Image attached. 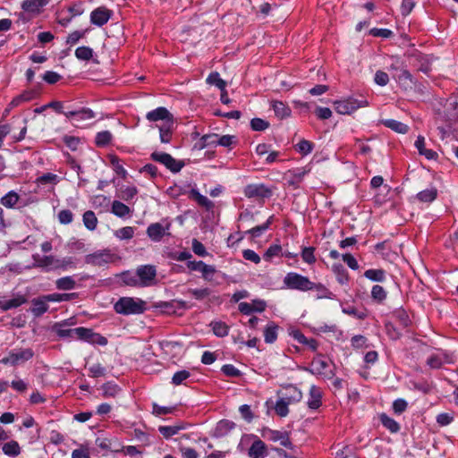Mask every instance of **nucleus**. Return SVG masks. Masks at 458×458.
<instances>
[{"mask_svg": "<svg viewBox=\"0 0 458 458\" xmlns=\"http://www.w3.org/2000/svg\"><path fill=\"white\" fill-rule=\"evenodd\" d=\"M146 303L140 299L122 297L114 305L116 313L122 315L141 314L146 310Z\"/></svg>", "mask_w": 458, "mask_h": 458, "instance_id": "nucleus-1", "label": "nucleus"}, {"mask_svg": "<svg viewBox=\"0 0 458 458\" xmlns=\"http://www.w3.org/2000/svg\"><path fill=\"white\" fill-rule=\"evenodd\" d=\"M332 362L323 355L318 354L313 358L309 371L326 379H331L335 376V370L331 368Z\"/></svg>", "mask_w": 458, "mask_h": 458, "instance_id": "nucleus-2", "label": "nucleus"}, {"mask_svg": "<svg viewBox=\"0 0 458 458\" xmlns=\"http://www.w3.org/2000/svg\"><path fill=\"white\" fill-rule=\"evenodd\" d=\"M284 287L291 290L307 292L313 289V282L296 272H289L284 278Z\"/></svg>", "mask_w": 458, "mask_h": 458, "instance_id": "nucleus-3", "label": "nucleus"}, {"mask_svg": "<svg viewBox=\"0 0 458 458\" xmlns=\"http://www.w3.org/2000/svg\"><path fill=\"white\" fill-rule=\"evenodd\" d=\"M34 357V351L31 348H14L1 360V362L11 366H19Z\"/></svg>", "mask_w": 458, "mask_h": 458, "instance_id": "nucleus-4", "label": "nucleus"}, {"mask_svg": "<svg viewBox=\"0 0 458 458\" xmlns=\"http://www.w3.org/2000/svg\"><path fill=\"white\" fill-rule=\"evenodd\" d=\"M335 109L338 114H350L360 107L369 106V102L365 99H356L354 98H348L343 100L334 102Z\"/></svg>", "mask_w": 458, "mask_h": 458, "instance_id": "nucleus-5", "label": "nucleus"}, {"mask_svg": "<svg viewBox=\"0 0 458 458\" xmlns=\"http://www.w3.org/2000/svg\"><path fill=\"white\" fill-rule=\"evenodd\" d=\"M150 158L155 162L162 164L174 174L180 172L185 165L182 160H177L170 154L165 152L155 151L151 153Z\"/></svg>", "mask_w": 458, "mask_h": 458, "instance_id": "nucleus-6", "label": "nucleus"}, {"mask_svg": "<svg viewBox=\"0 0 458 458\" xmlns=\"http://www.w3.org/2000/svg\"><path fill=\"white\" fill-rule=\"evenodd\" d=\"M115 255L108 250H98L85 257V262L92 266L102 267L114 261Z\"/></svg>", "mask_w": 458, "mask_h": 458, "instance_id": "nucleus-7", "label": "nucleus"}, {"mask_svg": "<svg viewBox=\"0 0 458 458\" xmlns=\"http://www.w3.org/2000/svg\"><path fill=\"white\" fill-rule=\"evenodd\" d=\"M243 194L248 199H266L272 195V191L264 183H250L244 187Z\"/></svg>", "mask_w": 458, "mask_h": 458, "instance_id": "nucleus-8", "label": "nucleus"}, {"mask_svg": "<svg viewBox=\"0 0 458 458\" xmlns=\"http://www.w3.org/2000/svg\"><path fill=\"white\" fill-rule=\"evenodd\" d=\"M78 340H82L90 344H98L100 346H105L107 344V339L105 336L98 333H95L90 328H86L83 327H79Z\"/></svg>", "mask_w": 458, "mask_h": 458, "instance_id": "nucleus-9", "label": "nucleus"}, {"mask_svg": "<svg viewBox=\"0 0 458 458\" xmlns=\"http://www.w3.org/2000/svg\"><path fill=\"white\" fill-rule=\"evenodd\" d=\"M310 170L307 167H298L288 170L284 174V179L288 186H291L293 189H298L303 178L310 173Z\"/></svg>", "mask_w": 458, "mask_h": 458, "instance_id": "nucleus-10", "label": "nucleus"}, {"mask_svg": "<svg viewBox=\"0 0 458 458\" xmlns=\"http://www.w3.org/2000/svg\"><path fill=\"white\" fill-rule=\"evenodd\" d=\"M261 435L264 438L273 441V442H280L281 445L286 448H292V442L289 438L287 432L274 430L268 428H264L262 429Z\"/></svg>", "mask_w": 458, "mask_h": 458, "instance_id": "nucleus-11", "label": "nucleus"}, {"mask_svg": "<svg viewBox=\"0 0 458 458\" xmlns=\"http://www.w3.org/2000/svg\"><path fill=\"white\" fill-rule=\"evenodd\" d=\"M146 119L149 122H163L162 124L174 123V117L169 110L164 106H159L146 114Z\"/></svg>", "mask_w": 458, "mask_h": 458, "instance_id": "nucleus-12", "label": "nucleus"}, {"mask_svg": "<svg viewBox=\"0 0 458 458\" xmlns=\"http://www.w3.org/2000/svg\"><path fill=\"white\" fill-rule=\"evenodd\" d=\"M33 267H39L47 272L57 270L58 259L53 255L40 256L39 254H34Z\"/></svg>", "mask_w": 458, "mask_h": 458, "instance_id": "nucleus-13", "label": "nucleus"}, {"mask_svg": "<svg viewBox=\"0 0 458 458\" xmlns=\"http://www.w3.org/2000/svg\"><path fill=\"white\" fill-rule=\"evenodd\" d=\"M140 287L148 286L155 280L157 270L154 266L144 265L140 266L136 270Z\"/></svg>", "mask_w": 458, "mask_h": 458, "instance_id": "nucleus-14", "label": "nucleus"}, {"mask_svg": "<svg viewBox=\"0 0 458 458\" xmlns=\"http://www.w3.org/2000/svg\"><path fill=\"white\" fill-rule=\"evenodd\" d=\"M170 226L171 224L169 222L165 225L153 223L148 226L146 233L151 241L158 242L165 234H168L167 231L170 229Z\"/></svg>", "mask_w": 458, "mask_h": 458, "instance_id": "nucleus-15", "label": "nucleus"}, {"mask_svg": "<svg viewBox=\"0 0 458 458\" xmlns=\"http://www.w3.org/2000/svg\"><path fill=\"white\" fill-rule=\"evenodd\" d=\"M113 12L105 6H99L90 13V22L93 25L102 27L108 22Z\"/></svg>", "mask_w": 458, "mask_h": 458, "instance_id": "nucleus-16", "label": "nucleus"}, {"mask_svg": "<svg viewBox=\"0 0 458 458\" xmlns=\"http://www.w3.org/2000/svg\"><path fill=\"white\" fill-rule=\"evenodd\" d=\"M40 94L39 87L30 89L22 91L21 94L13 98L9 106L11 108L17 107L22 103H26L37 98Z\"/></svg>", "mask_w": 458, "mask_h": 458, "instance_id": "nucleus-17", "label": "nucleus"}, {"mask_svg": "<svg viewBox=\"0 0 458 458\" xmlns=\"http://www.w3.org/2000/svg\"><path fill=\"white\" fill-rule=\"evenodd\" d=\"M426 362L431 369H439L445 363H451L452 358L445 351L438 350L430 354Z\"/></svg>", "mask_w": 458, "mask_h": 458, "instance_id": "nucleus-18", "label": "nucleus"}, {"mask_svg": "<svg viewBox=\"0 0 458 458\" xmlns=\"http://www.w3.org/2000/svg\"><path fill=\"white\" fill-rule=\"evenodd\" d=\"M280 397L289 403H295L301 400L302 393L301 391L293 385H288L284 388L282 393H279Z\"/></svg>", "mask_w": 458, "mask_h": 458, "instance_id": "nucleus-19", "label": "nucleus"}, {"mask_svg": "<svg viewBox=\"0 0 458 458\" xmlns=\"http://www.w3.org/2000/svg\"><path fill=\"white\" fill-rule=\"evenodd\" d=\"M323 393L321 389L313 385L310 387L307 405L311 410H318L322 405Z\"/></svg>", "mask_w": 458, "mask_h": 458, "instance_id": "nucleus-20", "label": "nucleus"}, {"mask_svg": "<svg viewBox=\"0 0 458 458\" xmlns=\"http://www.w3.org/2000/svg\"><path fill=\"white\" fill-rule=\"evenodd\" d=\"M68 322L55 324L54 330L60 338L78 339L79 327L68 328Z\"/></svg>", "mask_w": 458, "mask_h": 458, "instance_id": "nucleus-21", "label": "nucleus"}, {"mask_svg": "<svg viewBox=\"0 0 458 458\" xmlns=\"http://www.w3.org/2000/svg\"><path fill=\"white\" fill-rule=\"evenodd\" d=\"M248 454L250 458H265L267 455L266 444L256 437L249 448Z\"/></svg>", "mask_w": 458, "mask_h": 458, "instance_id": "nucleus-22", "label": "nucleus"}, {"mask_svg": "<svg viewBox=\"0 0 458 458\" xmlns=\"http://www.w3.org/2000/svg\"><path fill=\"white\" fill-rule=\"evenodd\" d=\"M64 114L75 122L89 120L95 117V113L89 108H81L75 111H67Z\"/></svg>", "mask_w": 458, "mask_h": 458, "instance_id": "nucleus-23", "label": "nucleus"}, {"mask_svg": "<svg viewBox=\"0 0 458 458\" xmlns=\"http://www.w3.org/2000/svg\"><path fill=\"white\" fill-rule=\"evenodd\" d=\"M414 146L417 148L419 154L424 156L428 160H436L438 157V155L435 150L426 148L425 138L421 135L417 137Z\"/></svg>", "mask_w": 458, "mask_h": 458, "instance_id": "nucleus-24", "label": "nucleus"}, {"mask_svg": "<svg viewBox=\"0 0 458 458\" xmlns=\"http://www.w3.org/2000/svg\"><path fill=\"white\" fill-rule=\"evenodd\" d=\"M49 0H24L21 4L23 11L30 13H39Z\"/></svg>", "mask_w": 458, "mask_h": 458, "instance_id": "nucleus-25", "label": "nucleus"}, {"mask_svg": "<svg viewBox=\"0 0 458 458\" xmlns=\"http://www.w3.org/2000/svg\"><path fill=\"white\" fill-rule=\"evenodd\" d=\"M47 301L46 295L34 298L31 301V312L35 317H40L48 310Z\"/></svg>", "mask_w": 458, "mask_h": 458, "instance_id": "nucleus-26", "label": "nucleus"}, {"mask_svg": "<svg viewBox=\"0 0 458 458\" xmlns=\"http://www.w3.org/2000/svg\"><path fill=\"white\" fill-rule=\"evenodd\" d=\"M27 302V298L24 295L17 294L14 298L10 300L0 301V310L7 311L11 309H15Z\"/></svg>", "mask_w": 458, "mask_h": 458, "instance_id": "nucleus-27", "label": "nucleus"}, {"mask_svg": "<svg viewBox=\"0 0 458 458\" xmlns=\"http://www.w3.org/2000/svg\"><path fill=\"white\" fill-rule=\"evenodd\" d=\"M217 134L210 133L203 135L199 141L194 144V148L201 150L208 147H216L217 146Z\"/></svg>", "mask_w": 458, "mask_h": 458, "instance_id": "nucleus-28", "label": "nucleus"}, {"mask_svg": "<svg viewBox=\"0 0 458 458\" xmlns=\"http://www.w3.org/2000/svg\"><path fill=\"white\" fill-rule=\"evenodd\" d=\"M271 107L273 108L276 116L279 119H284L291 115V108L282 101H271Z\"/></svg>", "mask_w": 458, "mask_h": 458, "instance_id": "nucleus-29", "label": "nucleus"}, {"mask_svg": "<svg viewBox=\"0 0 458 458\" xmlns=\"http://www.w3.org/2000/svg\"><path fill=\"white\" fill-rule=\"evenodd\" d=\"M55 287L60 291H70L77 287L76 281L73 276H67L60 277L55 281Z\"/></svg>", "mask_w": 458, "mask_h": 458, "instance_id": "nucleus-30", "label": "nucleus"}, {"mask_svg": "<svg viewBox=\"0 0 458 458\" xmlns=\"http://www.w3.org/2000/svg\"><path fill=\"white\" fill-rule=\"evenodd\" d=\"M382 124L398 133L405 134L409 131V126L407 124L394 119L383 120Z\"/></svg>", "mask_w": 458, "mask_h": 458, "instance_id": "nucleus-31", "label": "nucleus"}, {"mask_svg": "<svg viewBox=\"0 0 458 458\" xmlns=\"http://www.w3.org/2000/svg\"><path fill=\"white\" fill-rule=\"evenodd\" d=\"M370 297L377 304H382L387 298V292L379 284H375L371 288Z\"/></svg>", "mask_w": 458, "mask_h": 458, "instance_id": "nucleus-32", "label": "nucleus"}, {"mask_svg": "<svg viewBox=\"0 0 458 458\" xmlns=\"http://www.w3.org/2000/svg\"><path fill=\"white\" fill-rule=\"evenodd\" d=\"M174 123L161 124L158 126L159 138L162 143L167 144L171 142Z\"/></svg>", "mask_w": 458, "mask_h": 458, "instance_id": "nucleus-33", "label": "nucleus"}, {"mask_svg": "<svg viewBox=\"0 0 458 458\" xmlns=\"http://www.w3.org/2000/svg\"><path fill=\"white\" fill-rule=\"evenodd\" d=\"M2 450L3 453L9 457H17L21 452L19 443L15 440H11L4 444Z\"/></svg>", "mask_w": 458, "mask_h": 458, "instance_id": "nucleus-34", "label": "nucleus"}, {"mask_svg": "<svg viewBox=\"0 0 458 458\" xmlns=\"http://www.w3.org/2000/svg\"><path fill=\"white\" fill-rule=\"evenodd\" d=\"M19 199V194L14 191H10L0 199V204L7 208H13L15 207Z\"/></svg>", "mask_w": 458, "mask_h": 458, "instance_id": "nucleus-35", "label": "nucleus"}, {"mask_svg": "<svg viewBox=\"0 0 458 458\" xmlns=\"http://www.w3.org/2000/svg\"><path fill=\"white\" fill-rule=\"evenodd\" d=\"M437 197V190L435 187H431L423 190L417 193L416 198L420 202L429 203L435 200Z\"/></svg>", "mask_w": 458, "mask_h": 458, "instance_id": "nucleus-36", "label": "nucleus"}, {"mask_svg": "<svg viewBox=\"0 0 458 458\" xmlns=\"http://www.w3.org/2000/svg\"><path fill=\"white\" fill-rule=\"evenodd\" d=\"M278 326L269 323L264 329V340L267 344H273L277 339Z\"/></svg>", "mask_w": 458, "mask_h": 458, "instance_id": "nucleus-37", "label": "nucleus"}, {"mask_svg": "<svg viewBox=\"0 0 458 458\" xmlns=\"http://www.w3.org/2000/svg\"><path fill=\"white\" fill-rule=\"evenodd\" d=\"M342 311L349 316H352L358 319H365L368 317L367 310H358L352 305L342 306Z\"/></svg>", "mask_w": 458, "mask_h": 458, "instance_id": "nucleus-38", "label": "nucleus"}, {"mask_svg": "<svg viewBox=\"0 0 458 458\" xmlns=\"http://www.w3.org/2000/svg\"><path fill=\"white\" fill-rule=\"evenodd\" d=\"M112 213L118 217H125L130 215L131 208L124 203L119 200H114L112 203Z\"/></svg>", "mask_w": 458, "mask_h": 458, "instance_id": "nucleus-39", "label": "nucleus"}, {"mask_svg": "<svg viewBox=\"0 0 458 458\" xmlns=\"http://www.w3.org/2000/svg\"><path fill=\"white\" fill-rule=\"evenodd\" d=\"M364 276L370 281L382 283L386 280V271L381 268H371L364 272Z\"/></svg>", "mask_w": 458, "mask_h": 458, "instance_id": "nucleus-40", "label": "nucleus"}, {"mask_svg": "<svg viewBox=\"0 0 458 458\" xmlns=\"http://www.w3.org/2000/svg\"><path fill=\"white\" fill-rule=\"evenodd\" d=\"M109 160L114 173L123 179H126L128 173L120 163V158L115 155H112L109 157Z\"/></svg>", "mask_w": 458, "mask_h": 458, "instance_id": "nucleus-41", "label": "nucleus"}, {"mask_svg": "<svg viewBox=\"0 0 458 458\" xmlns=\"http://www.w3.org/2000/svg\"><path fill=\"white\" fill-rule=\"evenodd\" d=\"M113 134L109 131H102L97 133L95 144L99 148H104L111 143Z\"/></svg>", "mask_w": 458, "mask_h": 458, "instance_id": "nucleus-42", "label": "nucleus"}, {"mask_svg": "<svg viewBox=\"0 0 458 458\" xmlns=\"http://www.w3.org/2000/svg\"><path fill=\"white\" fill-rule=\"evenodd\" d=\"M77 267V259L73 257L58 259L57 270L67 271Z\"/></svg>", "mask_w": 458, "mask_h": 458, "instance_id": "nucleus-43", "label": "nucleus"}, {"mask_svg": "<svg viewBox=\"0 0 458 458\" xmlns=\"http://www.w3.org/2000/svg\"><path fill=\"white\" fill-rule=\"evenodd\" d=\"M212 331L217 337H225L229 334V327L222 321H213L210 323Z\"/></svg>", "mask_w": 458, "mask_h": 458, "instance_id": "nucleus-44", "label": "nucleus"}, {"mask_svg": "<svg viewBox=\"0 0 458 458\" xmlns=\"http://www.w3.org/2000/svg\"><path fill=\"white\" fill-rule=\"evenodd\" d=\"M380 421L391 433H397L400 430L399 423L385 413L380 416Z\"/></svg>", "mask_w": 458, "mask_h": 458, "instance_id": "nucleus-45", "label": "nucleus"}, {"mask_svg": "<svg viewBox=\"0 0 458 458\" xmlns=\"http://www.w3.org/2000/svg\"><path fill=\"white\" fill-rule=\"evenodd\" d=\"M273 221V216H271L266 223L260 225L252 227L251 229L245 232V233L250 234L254 238L259 237L265 231L268 229Z\"/></svg>", "mask_w": 458, "mask_h": 458, "instance_id": "nucleus-46", "label": "nucleus"}, {"mask_svg": "<svg viewBox=\"0 0 458 458\" xmlns=\"http://www.w3.org/2000/svg\"><path fill=\"white\" fill-rule=\"evenodd\" d=\"M83 224L87 229L93 231L96 229L98 225V218L93 211H86L83 214Z\"/></svg>", "mask_w": 458, "mask_h": 458, "instance_id": "nucleus-47", "label": "nucleus"}, {"mask_svg": "<svg viewBox=\"0 0 458 458\" xmlns=\"http://www.w3.org/2000/svg\"><path fill=\"white\" fill-rule=\"evenodd\" d=\"M283 255L282 246L279 244H272L266 250L263 258L266 261H271L275 257H280Z\"/></svg>", "mask_w": 458, "mask_h": 458, "instance_id": "nucleus-48", "label": "nucleus"}, {"mask_svg": "<svg viewBox=\"0 0 458 458\" xmlns=\"http://www.w3.org/2000/svg\"><path fill=\"white\" fill-rule=\"evenodd\" d=\"M317 291L318 299H333L334 293L324 284L313 283V289Z\"/></svg>", "mask_w": 458, "mask_h": 458, "instance_id": "nucleus-49", "label": "nucleus"}, {"mask_svg": "<svg viewBox=\"0 0 458 458\" xmlns=\"http://www.w3.org/2000/svg\"><path fill=\"white\" fill-rule=\"evenodd\" d=\"M207 83L216 86L220 90H224L226 87L225 81L221 79L217 72H211L207 78Z\"/></svg>", "mask_w": 458, "mask_h": 458, "instance_id": "nucleus-50", "label": "nucleus"}, {"mask_svg": "<svg viewBox=\"0 0 458 458\" xmlns=\"http://www.w3.org/2000/svg\"><path fill=\"white\" fill-rule=\"evenodd\" d=\"M192 194L199 206L204 207L207 210H210L214 208V203L208 198L200 194L198 191L192 190Z\"/></svg>", "mask_w": 458, "mask_h": 458, "instance_id": "nucleus-51", "label": "nucleus"}, {"mask_svg": "<svg viewBox=\"0 0 458 458\" xmlns=\"http://www.w3.org/2000/svg\"><path fill=\"white\" fill-rule=\"evenodd\" d=\"M123 282L129 286L140 287L137 273L133 274L130 271L122 274Z\"/></svg>", "mask_w": 458, "mask_h": 458, "instance_id": "nucleus-52", "label": "nucleus"}, {"mask_svg": "<svg viewBox=\"0 0 458 458\" xmlns=\"http://www.w3.org/2000/svg\"><path fill=\"white\" fill-rule=\"evenodd\" d=\"M75 56L81 61H89L93 56V50L89 47H79L75 50Z\"/></svg>", "mask_w": 458, "mask_h": 458, "instance_id": "nucleus-53", "label": "nucleus"}, {"mask_svg": "<svg viewBox=\"0 0 458 458\" xmlns=\"http://www.w3.org/2000/svg\"><path fill=\"white\" fill-rule=\"evenodd\" d=\"M183 428V426H160L158 430L164 437L169 438Z\"/></svg>", "mask_w": 458, "mask_h": 458, "instance_id": "nucleus-54", "label": "nucleus"}, {"mask_svg": "<svg viewBox=\"0 0 458 458\" xmlns=\"http://www.w3.org/2000/svg\"><path fill=\"white\" fill-rule=\"evenodd\" d=\"M289 404H290L289 403H287L286 401H284L281 397H279V399L276 401V405H275L276 413L282 418L286 417L289 413V409H288Z\"/></svg>", "mask_w": 458, "mask_h": 458, "instance_id": "nucleus-55", "label": "nucleus"}, {"mask_svg": "<svg viewBox=\"0 0 458 458\" xmlns=\"http://www.w3.org/2000/svg\"><path fill=\"white\" fill-rule=\"evenodd\" d=\"M301 259L307 264H314L316 262L315 248L314 247H304L301 250Z\"/></svg>", "mask_w": 458, "mask_h": 458, "instance_id": "nucleus-56", "label": "nucleus"}, {"mask_svg": "<svg viewBox=\"0 0 458 458\" xmlns=\"http://www.w3.org/2000/svg\"><path fill=\"white\" fill-rule=\"evenodd\" d=\"M89 30H74L70 33L66 38V44L70 46H73L79 42V40L85 37L86 33Z\"/></svg>", "mask_w": 458, "mask_h": 458, "instance_id": "nucleus-57", "label": "nucleus"}, {"mask_svg": "<svg viewBox=\"0 0 458 458\" xmlns=\"http://www.w3.org/2000/svg\"><path fill=\"white\" fill-rule=\"evenodd\" d=\"M104 397H114L119 393L120 388L117 385L112 383H106L102 386Z\"/></svg>", "mask_w": 458, "mask_h": 458, "instance_id": "nucleus-58", "label": "nucleus"}, {"mask_svg": "<svg viewBox=\"0 0 458 458\" xmlns=\"http://www.w3.org/2000/svg\"><path fill=\"white\" fill-rule=\"evenodd\" d=\"M191 376L190 371L186 369H182L180 371H177L174 374L172 377V384L174 386H180L182 385L186 379H188Z\"/></svg>", "mask_w": 458, "mask_h": 458, "instance_id": "nucleus-59", "label": "nucleus"}, {"mask_svg": "<svg viewBox=\"0 0 458 458\" xmlns=\"http://www.w3.org/2000/svg\"><path fill=\"white\" fill-rule=\"evenodd\" d=\"M152 410L153 414H155L156 416H162L173 413L175 410V407L161 406L154 403L152 404Z\"/></svg>", "mask_w": 458, "mask_h": 458, "instance_id": "nucleus-60", "label": "nucleus"}, {"mask_svg": "<svg viewBox=\"0 0 458 458\" xmlns=\"http://www.w3.org/2000/svg\"><path fill=\"white\" fill-rule=\"evenodd\" d=\"M38 184H56L58 182V176L52 173L42 174L37 179Z\"/></svg>", "mask_w": 458, "mask_h": 458, "instance_id": "nucleus-61", "label": "nucleus"}, {"mask_svg": "<svg viewBox=\"0 0 458 458\" xmlns=\"http://www.w3.org/2000/svg\"><path fill=\"white\" fill-rule=\"evenodd\" d=\"M115 235L120 240H130L134 235V228L131 226H125L120 228L119 230L116 231Z\"/></svg>", "mask_w": 458, "mask_h": 458, "instance_id": "nucleus-62", "label": "nucleus"}, {"mask_svg": "<svg viewBox=\"0 0 458 458\" xmlns=\"http://www.w3.org/2000/svg\"><path fill=\"white\" fill-rule=\"evenodd\" d=\"M250 127L253 131H262L269 127V123L261 118H253L250 121Z\"/></svg>", "mask_w": 458, "mask_h": 458, "instance_id": "nucleus-63", "label": "nucleus"}, {"mask_svg": "<svg viewBox=\"0 0 458 458\" xmlns=\"http://www.w3.org/2000/svg\"><path fill=\"white\" fill-rule=\"evenodd\" d=\"M296 150L302 154V155H308L310 154L312 149H313V143H311L310 141L307 140H301L297 145H296Z\"/></svg>", "mask_w": 458, "mask_h": 458, "instance_id": "nucleus-64", "label": "nucleus"}]
</instances>
